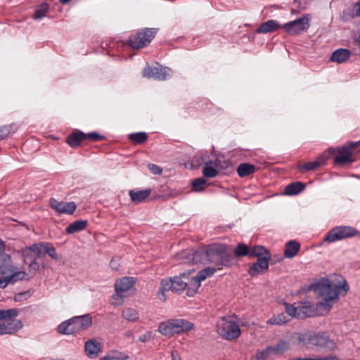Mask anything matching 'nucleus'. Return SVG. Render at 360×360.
I'll use <instances>...</instances> for the list:
<instances>
[{
  "mask_svg": "<svg viewBox=\"0 0 360 360\" xmlns=\"http://www.w3.org/2000/svg\"><path fill=\"white\" fill-rule=\"evenodd\" d=\"M334 279L322 278L311 285V288L321 299L314 306L310 302H304L299 306L298 317L323 316L332 309L338 298V290L342 289L346 293L349 285L341 276L335 275Z\"/></svg>",
  "mask_w": 360,
  "mask_h": 360,
  "instance_id": "obj_1",
  "label": "nucleus"
},
{
  "mask_svg": "<svg viewBox=\"0 0 360 360\" xmlns=\"http://www.w3.org/2000/svg\"><path fill=\"white\" fill-rule=\"evenodd\" d=\"M49 11V5L47 4H43L40 7L35 11L34 15V19H39L45 16Z\"/></svg>",
  "mask_w": 360,
  "mask_h": 360,
  "instance_id": "obj_42",
  "label": "nucleus"
},
{
  "mask_svg": "<svg viewBox=\"0 0 360 360\" xmlns=\"http://www.w3.org/2000/svg\"><path fill=\"white\" fill-rule=\"evenodd\" d=\"M8 134V130L6 129H1L0 128V140L4 139Z\"/></svg>",
  "mask_w": 360,
  "mask_h": 360,
  "instance_id": "obj_52",
  "label": "nucleus"
},
{
  "mask_svg": "<svg viewBox=\"0 0 360 360\" xmlns=\"http://www.w3.org/2000/svg\"><path fill=\"white\" fill-rule=\"evenodd\" d=\"M127 358L124 354L117 351H112L100 360H119Z\"/></svg>",
  "mask_w": 360,
  "mask_h": 360,
  "instance_id": "obj_39",
  "label": "nucleus"
},
{
  "mask_svg": "<svg viewBox=\"0 0 360 360\" xmlns=\"http://www.w3.org/2000/svg\"><path fill=\"white\" fill-rule=\"evenodd\" d=\"M335 150L330 148L321 154L315 161L309 162L304 165L297 166V169L302 172L311 170H315L321 166L325 165L326 161L333 155Z\"/></svg>",
  "mask_w": 360,
  "mask_h": 360,
  "instance_id": "obj_12",
  "label": "nucleus"
},
{
  "mask_svg": "<svg viewBox=\"0 0 360 360\" xmlns=\"http://www.w3.org/2000/svg\"><path fill=\"white\" fill-rule=\"evenodd\" d=\"M309 27V18L303 17L295 20L285 23L283 28L290 34H296L302 31L306 30Z\"/></svg>",
  "mask_w": 360,
  "mask_h": 360,
  "instance_id": "obj_13",
  "label": "nucleus"
},
{
  "mask_svg": "<svg viewBox=\"0 0 360 360\" xmlns=\"http://www.w3.org/2000/svg\"><path fill=\"white\" fill-rule=\"evenodd\" d=\"M217 332L224 338L231 340L240 335L239 326L233 321L222 318L217 323Z\"/></svg>",
  "mask_w": 360,
  "mask_h": 360,
  "instance_id": "obj_9",
  "label": "nucleus"
},
{
  "mask_svg": "<svg viewBox=\"0 0 360 360\" xmlns=\"http://www.w3.org/2000/svg\"><path fill=\"white\" fill-rule=\"evenodd\" d=\"M50 206L60 214H72L77 208L74 202H59L54 198L50 200Z\"/></svg>",
  "mask_w": 360,
  "mask_h": 360,
  "instance_id": "obj_14",
  "label": "nucleus"
},
{
  "mask_svg": "<svg viewBox=\"0 0 360 360\" xmlns=\"http://www.w3.org/2000/svg\"><path fill=\"white\" fill-rule=\"evenodd\" d=\"M82 140H84V133L77 131L70 134L66 139V142L72 147L77 148L80 145Z\"/></svg>",
  "mask_w": 360,
  "mask_h": 360,
  "instance_id": "obj_25",
  "label": "nucleus"
},
{
  "mask_svg": "<svg viewBox=\"0 0 360 360\" xmlns=\"http://www.w3.org/2000/svg\"><path fill=\"white\" fill-rule=\"evenodd\" d=\"M129 139L135 144H141L148 140V135L145 132L134 133L129 135Z\"/></svg>",
  "mask_w": 360,
  "mask_h": 360,
  "instance_id": "obj_35",
  "label": "nucleus"
},
{
  "mask_svg": "<svg viewBox=\"0 0 360 360\" xmlns=\"http://www.w3.org/2000/svg\"><path fill=\"white\" fill-rule=\"evenodd\" d=\"M202 174L207 178H213L218 174V171L211 166L206 165L202 170Z\"/></svg>",
  "mask_w": 360,
  "mask_h": 360,
  "instance_id": "obj_43",
  "label": "nucleus"
},
{
  "mask_svg": "<svg viewBox=\"0 0 360 360\" xmlns=\"http://www.w3.org/2000/svg\"><path fill=\"white\" fill-rule=\"evenodd\" d=\"M156 30L146 28L131 35L128 39V44L134 49H139L148 46L155 37Z\"/></svg>",
  "mask_w": 360,
  "mask_h": 360,
  "instance_id": "obj_7",
  "label": "nucleus"
},
{
  "mask_svg": "<svg viewBox=\"0 0 360 360\" xmlns=\"http://www.w3.org/2000/svg\"><path fill=\"white\" fill-rule=\"evenodd\" d=\"M304 185L302 182H294L288 185L285 188L287 195H295L303 191Z\"/></svg>",
  "mask_w": 360,
  "mask_h": 360,
  "instance_id": "obj_31",
  "label": "nucleus"
},
{
  "mask_svg": "<svg viewBox=\"0 0 360 360\" xmlns=\"http://www.w3.org/2000/svg\"><path fill=\"white\" fill-rule=\"evenodd\" d=\"M255 166L249 163L240 164L237 168L238 174L240 177L252 174L255 172Z\"/></svg>",
  "mask_w": 360,
  "mask_h": 360,
  "instance_id": "obj_29",
  "label": "nucleus"
},
{
  "mask_svg": "<svg viewBox=\"0 0 360 360\" xmlns=\"http://www.w3.org/2000/svg\"><path fill=\"white\" fill-rule=\"evenodd\" d=\"M122 316L124 319L129 321L135 322L139 319L138 311L135 309L131 307L124 309L122 312Z\"/></svg>",
  "mask_w": 360,
  "mask_h": 360,
  "instance_id": "obj_33",
  "label": "nucleus"
},
{
  "mask_svg": "<svg viewBox=\"0 0 360 360\" xmlns=\"http://www.w3.org/2000/svg\"><path fill=\"white\" fill-rule=\"evenodd\" d=\"M4 250V245L2 244L1 241H0V252H2Z\"/></svg>",
  "mask_w": 360,
  "mask_h": 360,
  "instance_id": "obj_54",
  "label": "nucleus"
},
{
  "mask_svg": "<svg viewBox=\"0 0 360 360\" xmlns=\"http://www.w3.org/2000/svg\"><path fill=\"white\" fill-rule=\"evenodd\" d=\"M23 254L25 256V261L28 259L37 260V259L44 256V244H34L30 247L26 248Z\"/></svg>",
  "mask_w": 360,
  "mask_h": 360,
  "instance_id": "obj_15",
  "label": "nucleus"
},
{
  "mask_svg": "<svg viewBox=\"0 0 360 360\" xmlns=\"http://www.w3.org/2000/svg\"><path fill=\"white\" fill-rule=\"evenodd\" d=\"M148 168L154 174H160L162 172V169L159 166L154 164L148 165Z\"/></svg>",
  "mask_w": 360,
  "mask_h": 360,
  "instance_id": "obj_46",
  "label": "nucleus"
},
{
  "mask_svg": "<svg viewBox=\"0 0 360 360\" xmlns=\"http://www.w3.org/2000/svg\"><path fill=\"white\" fill-rule=\"evenodd\" d=\"M100 350V345L96 340L91 339L85 343V351L88 355L96 354Z\"/></svg>",
  "mask_w": 360,
  "mask_h": 360,
  "instance_id": "obj_34",
  "label": "nucleus"
},
{
  "mask_svg": "<svg viewBox=\"0 0 360 360\" xmlns=\"http://www.w3.org/2000/svg\"><path fill=\"white\" fill-rule=\"evenodd\" d=\"M193 329V324L184 319H169L160 323L158 332L162 335L172 337Z\"/></svg>",
  "mask_w": 360,
  "mask_h": 360,
  "instance_id": "obj_5",
  "label": "nucleus"
},
{
  "mask_svg": "<svg viewBox=\"0 0 360 360\" xmlns=\"http://www.w3.org/2000/svg\"><path fill=\"white\" fill-rule=\"evenodd\" d=\"M92 325V318L90 314L75 316L61 323L57 328V331L63 335H73L89 328Z\"/></svg>",
  "mask_w": 360,
  "mask_h": 360,
  "instance_id": "obj_4",
  "label": "nucleus"
},
{
  "mask_svg": "<svg viewBox=\"0 0 360 360\" xmlns=\"http://www.w3.org/2000/svg\"><path fill=\"white\" fill-rule=\"evenodd\" d=\"M151 190L150 188L137 191L131 190L129 195L132 202L138 203L144 201L150 194Z\"/></svg>",
  "mask_w": 360,
  "mask_h": 360,
  "instance_id": "obj_23",
  "label": "nucleus"
},
{
  "mask_svg": "<svg viewBox=\"0 0 360 360\" xmlns=\"http://www.w3.org/2000/svg\"><path fill=\"white\" fill-rule=\"evenodd\" d=\"M18 314L16 309L0 310V320H3L0 323V335L12 334L22 328L21 321L15 319Z\"/></svg>",
  "mask_w": 360,
  "mask_h": 360,
  "instance_id": "obj_6",
  "label": "nucleus"
},
{
  "mask_svg": "<svg viewBox=\"0 0 360 360\" xmlns=\"http://www.w3.org/2000/svg\"><path fill=\"white\" fill-rule=\"evenodd\" d=\"M300 249V245L295 240H290L285 244L284 256L287 258L294 257Z\"/></svg>",
  "mask_w": 360,
  "mask_h": 360,
  "instance_id": "obj_24",
  "label": "nucleus"
},
{
  "mask_svg": "<svg viewBox=\"0 0 360 360\" xmlns=\"http://www.w3.org/2000/svg\"><path fill=\"white\" fill-rule=\"evenodd\" d=\"M288 349L289 343L285 341L281 340L276 344V345L268 347L265 352L267 354H279L288 350Z\"/></svg>",
  "mask_w": 360,
  "mask_h": 360,
  "instance_id": "obj_30",
  "label": "nucleus"
},
{
  "mask_svg": "<svg viewBox=\"0 0 360 360\" xmlns=\"http://www.w3.org/2000/svg\"><path fill=\"white\" fill-rule=\"evenodd\" d=\"M115 296L116 293L112 296V304L114 305L121 304L123 302L122 294H120L119 297H115Z\"/></svg>",
  "mask_w": 360,
  "mask_h": 360,
  "instance_id": "obj_48",
  "label": "nucleus"
},
{
  "mask_svg": "<svg viewBox=\"0 0 360 360\" xmlns=\"http://www.w3.org/2000/svg\"><path fill=\"white\" fill-rule=\"evenodd\" d=\"M192 188L195 191H202L205 189L206 185V180L203 178H198L192 181Z\"/></svg>",
  "mask_w": 360,
  "mask_h": 360,
  "instance_id": "obj_38",
  "label": "nucleus"
},
{
  "mask_svg": "<svg viewBox=\"0 0 360 360\" xmlns=\"http://www.w3.org/2000/svg\"><path fill=\"white\" fill-rule=\"evenodd\" d=\"M206 249L207 252V262L214 264L217 266L214 268L216 269L214 273L217 270H221L222 266H229L231 264L232 257L227 245L215 243L206 246Z\"/></svg>",
  "mask_w": 360,
  "mask_h": 360,
  "instance_id": "obj_3",
  "label": "nucleus"
},
{
  "mask_svg": "<svg viewBox=\"0 0 360 360\" xmlns=\"http://www.w3.org/2000/svg\"><path fill=\"white\" fill-rule=\"evenodd\" d=\"M27 274L25 271H18V269L8 275L10 282H16L26 278Z\"/></svg>",
  "mask_w": 360,
  "mask_h": 360,
  "instance_id": "obj_37",
  "label": "nucleus"
},
{
  "mask_svg": "<svg viewBox=\"0 0 360 360\" xmlns=\"http://www.w3.org/2000/svg\"><path fill=\"white\" fill-rule=\"evenodd\" d=\"M47 254L51 259L57 260L58 257L55 248L50 243L44 244V255Z\"/></svg>",
  "mask_w": 360,
  "mask_h": 360,
  "instance_id": "obj_41",
  "label": "nucleus"
},
{
  "mask_svg": "<svg viewBox=\"0 0 360 360\" xmlns=\"http://www.w3.org/2000/svg\"><path fill=\"white\" fill-rule=\"evenodd\" d=\"M315 346H319L328 349L330 350L333 349L335 347V342L330 340L325 334H316Z\"/></svg>",
  "mask_w": 360,
  "mask_h": 360,
  "instance_id": "obj_22",
  "label": "nucleus"
},
{
  "mask_svg": "<svg viewBox=\"0 0 360 360\" xmlns=\"http://www.w3.org/2000/svg\"><path fill=\"white\" fill-rule=\"evenodd\" d=\"M88 224L86 220H77L69 224L65 229V232L68 234H72L77 231L84 230Z\"/></svg>",
  "mask_w": 360,
  "mask_h": 360,
  "instance_id": "obj_26",
  "label": "nucleus"
},
{
  "mask_svg": "<svg viewBox=\"0 0 360 360\" xmlns=\"http://www.w3.org/2000/svg\"><path fill=\"white\" fill-rule=\"evenodd\" d=\"M316 333L307 332L297 335V343L298 345L304 347L315 346Z\"/></svg>",
  "mask_w": 360,
  "mask_h": 360,
  "instance_id": "obj_20",
  "label": "nucleus"
},
{
  "mask_svg": "<svg viewBox=\"0 0 360 360\" xmlns=\"http://www.w3.org/2000/svg\"><path fill=\"white\" fill-rule=\"evenodd\" d=\"M18 268L12 263L10 255L0 252V276H8L16 271Z\"/></svg>",
  "mask_w": 360,
  "mask_h": 360,
  "instance_id": "obj_16",
  "label": "nucleus"
},
{
  "mask_svg": "<svg viewBox=\"0 0 360 360\" xmlns=\"http://www.w3.org/2000/svg\"><path fill=\"white\" fill-rule=\"evenodd\" d=\"M285 309L288 317H298L299 307H296L293 304L285 303Z\"/></svg>",
  "mask_w": 360,
  "mask_h": 360,
  "instance_id": "obj_40",
  "label": "nucleus"
},
{
  "mask_svg": "<svg viewBox=\"0 0 360 360\" xmlns=\"http://www.w3.org/2000/svg\"><path fill=\"white\" fill-rule=\"evenodd\" d=\"M4 278L0 280V288H4L7 286V285L11 283L8 276H4Z\"/></svg>",
  "mask_w": 360,
  "mask_h": 360,
  "instance_id": "obj_49",
  "label": "nucleus"
},
{
  "mask_svg": "<svg viewBox=\"0 0 360 360\" xmlns=\"http://www.w3.org/2000/svg\"><path fill=\"white\" fill-rule=\"evenodd\" d=\"M358 235H359V232L352 226H337L328 233L324 240L325 241L332 243Z\"/></svg>",
  "mask_w": 360,
  "mask_h": 360,
  "instance_id": "obj_10",
  "label": "nucleus"
},
{
  "mask_svg": "<svg viewBox=\"0 0 360 360\" xmlns=\"http://www.w3.org/2000/svg\"><path fill=\"white\" fill-rule=\"evenodd\" d=\"M290 320V318H289L288 316H287L284 312H282L277 315H274L266 321V323L268 325L281 326L288 322Z\"/></svg>",
  "mask_w": 360,
  "mask_h": 360,
  "instance_id": "obj_28",
  "label": "nucleus"
},
{
  "mask_svg": "<svg viewBox=\"0 0 360 360\" xmlns=\"http://www.w3.org/2000/svg\"><path fill=\"white\" fill-rule=\"evenodd\" d=\"M215 269L205 268L200 270L195 276H175L168 279H164L160 283V287L158 292V298L165 302L166 293L171 291L178 293L186 290L188 297H193L200 286L201 281L214 274Z\"/></svg>",
  "mask_w": 360,
  "mask_h": 360,
  "instance_id": "obj_2",
  "label": "nucleus"
},
{
  "mask_svg": "<svg viewBox=\"0 0 360 360\" xmlns=\"http://www.w3.org/2000/svg\"><path fill=\"white\" fill-rule=\"evenodd\" d=\"M86 139L91 141H99L103 140L105 137L97 132H91L89 134H84V139Z\"/></svg>",
  "mask_w": 360,
  "mask_h": 360,
  "instance_id": "obj_44",
  "label": "nucleus"
},
{
  "mask_svg": "<svg viewBox=\"0 0 360 360\" xmlns=\"http://www.w3.org/2000/svg\"><path fill=\"white\" fill-rule=\"evenodd\" d=\"M250 257H257L258 258L266 257L269 259L270 254L263 246H254L250 249Z\"/></svg>",
  "mask_w": 360,
  "mask_h": 360,
  "instance_id": "obj_32",
  "label": "nucleus"
},
{
  "mask_svg": "<svg viewBox=\"0 0 360 360\" xmlns=\"http://www.w3.org/2000/svg\"><path fill=\"white\" fill-rule=\"evenodd\" d=\"M40 269V265L35 260H32L29 264V274L30 276L35 274V273Z\"/></svg>",
  "mask_w": 360,
  "mask_h": 360,
  "instance_id": "obj_45",
  "label": "nucleus"
},
{
  "mask_svg": "<svg viewBox=\"0 0 360 360\" xmlns=\"http://www.w3.org/2000/svg\"><path fill=\"white\" fill-rule=\"evenodd\" d=\"M29 296L30 295L27 292H20L15 295L14 300L16 302H20L23 300H26Z\"/></svg>",
  "mask_w": 360,
  "mask_h": 360,
  "instance_id": "obj_47",
  "label": "nucleus"
},
{
  "mask_svg": "<svg viewBox=\"0 0 360 360\" xmlns=\"http://www.w3.org/2000/svg\"><path fill=\"white\" fill-rule=\"evenodd\" d=\"M134 280L132 278L123 277L121 279L117 280L115 283V288L116 292V296L115 297H119L120 294H122L128 291L134 285Z\"/></svg>",
  "mask_w": 360,
  "mask_h": 360,
  "instance_id": "obj_18",
  "label": "nucleus"
},
{
  "mask_svg": "<svg viewBox=\"0 0 360 360\" xmlns=\"http://www.w3.org/2000/svg\"><path fill=\"white\" fill-rule=\"evenodd\" d=\"M119 259H116V258H112L111 262H110V266L112 267V269H115V270H117L118 269V266H119Z\"/></svg>",
  "mask_w": 360,
  "mask_h": 360,
  "instance_id": "obj_50",
  "label": "nucleus"
},
{
  "mask_svg": "<svg viewBox=\"0 0 360 360\" xmlns=\"http://www.w3.org/2000/svg\"><path fill=\"white\" fill-rule=\"evenodd\" d=\"M150 337V333H146V334H143L142 335H141L139 338V341L142 342H146Z\"/></svg>",
  "mask_w": 360,
  "mask_h": 360,
  "instance_id": "obj_51",
  "label": "nucleus"
},
{
  "mask_svg": "<svg viewBox=\"0 0 360 360\" xmlns=\"http://www.w3.org/2000/svg\"><path fill=\"white\" fill-rule=\"evenodd\" d=\"M360 143V141L357 142H350L348 146L342 148H333L335 152L331 156H335L334 164L340 166L345 165L348 163L354 162L353 150Z\"/></svg>",
  "mask_w": 360,
  "mask_h": 360,
  "instance_id": "obj_8",
  "label": "nucleus"
},
{
  "mask_svg": "<svg viewBox=\"0 0 360 360\" xmlns=\"http://www.w3.org/2000/svg\"><path fill=\"white\" fill-rule=\"evenodd\" d=\"M350 51L345 49H340L332 53L330 60L338 63H342L347 60L350 58Z\"/></svg>",
  "mask_w": 360,
  "mask_h": 360,
  "instance_id": "obj_21",
  "label": "nucleus"
},
{
  "mask_svg": "<svg viewBox=\"0 0 360 360\" xmlns=\"http://www.w3.org/2000/svg\"><path fill=\"white\" fill-rule=\"evenodd\" d=\"M354 7L356 8V15L360 16V2L355 3Z\"/></svg>",
  "mask_w": 360,
  "mask_h": 360,
  "instance_id": "obj_53",
  "label": "nucleus"
},
{
  "mask_svg": "<svg viewBox=\"0 0 360 360\" xmlns=\"http://www.w3.org/2000/svg\"><path fill=\"white\" fill-rule=\"evenodd\" d=\"M207 249L206 246L196 251L183 250L179 255L180 259L185 264H206L207 263Z\"/></svg>",
  "mask_w": 360,
  "mask_h": 360,
  "instance_id": "obj_11",
  "label": "nucleus"
},
{
  "mask_svg": "<svg viewBox=\"0 0 360 360\" xmlns=\"http://www.w3.org/2000/svg\"><path fill=\"white\" fill-rule=\"evenodd\" d=\"M279 25L273 20H269L262 23L257 30V33H269L273 32L279 27Z\"/></svg>",
  "mask_w": 360,
  "mask_h": 360,
  "instance_id": "obj_27",
  "label": "nucleus"
},
{
  "mask_svg": "<svg viewBox=\"0 0 360 360\" xmlns=\"http://www.w3.org/2000/svg\"><path fill=\"white\" fill-rule=\"evenodd\" d=\"M70 0H60V1L62 3V4H67L70 1Z\"/></svg>",
  "mask_w": 360,
  "mask_h": 360,
  "instance_id": "obj_55",
  "label": "nucleus"
},
{
  "mask_svg": "<svg viewBox=\"0 0 360 360\" xmlns=\"http://www.w3.org/2000/svg\"><path fill=\"white\" fill-rule=\"evenodd\" d=\"M269 268V260L266 257L258 258L249 269L248 273L251 276H256L264 274Z\"/></svg>",
  "mask_w": 360,
  "mask_h": 360,
  "instance_id": "obj_17",
  "label": "nucleus"
},
{
  "mask_svg": "<svg viewBox=\"0 0 360 360\" xmlns=\"http://www.w3.org/2000/svg\"><path fill=\"white\" fill-rule=\"evenodd\" d=\"M142 75L145 77L148 78H157L159 79H165V74L162 73V69L160 65L157 64L156 66L152 65H146V67L143 70Z\"/></svg>",
  "mask_w": 360,
  "mask_h": 360,
  "instance_id": "obj_19",
  "label": "nucleus"
},
{
  "mask_svg": "<svg viewBox=\"0 0 360 360\" xmlns=\"http://www.w3.org/2000/svg\"><path fill=\"white\" fill-rule=\"evenodd\" d=\"M250 249L243 243H238L234 249L233 252L236 257H242L246 255L250 256Z\"/></svg>",
  "mask_w": 360,
  "mask_h": 360,
  "instance_id": "obj_36",
  "label": "nucleus"
}]
</instances>
